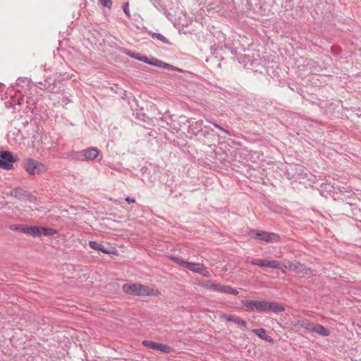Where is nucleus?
Listing matches in <instances>:
<instances>
[{
  "label": "nucleus",
  "mask_w": 361,
  "mask_h": 361,
  "mask_svg": "<svg viewBox=\"0 0 361 361\" xmlns=\"http://www.w3.org/2000/svg\"><path fill=\"white\" fill-rule=\"evenodd\" d=\"M282 266L286 269H289L290 271L295 270V264L290 261H288L285 264H283Z\"/></svg>",
  "instance_id": "5701e85b"
},
{
  "label": "nucleus",
  "mask_w": 361,
  "mask_h": 361,
  "mask_svg": "<svg viewBox=\"0 0 361 361\" xmlns=\"http://www.w3.org/2000/svg\"><path fill=\"white\" fill-rule=\"evenodd\" d=\"M211 281H205L203 282L200 283V286L207 290H209V286H210Z\"/></svg>",
  "instance_id": "cd10ccee"
},
{
  "label": "nucleus",
  "mask_w": 361,
  "mask_h": 361,
  "mask_svg": "<svg viewBox=\"0 0 361 361\" xmlns=\"http://www.w3.org/2000/svg\"><path fill=\"white\" fill-rule=\"evenodd\" d=\"M17 161L13 154L8 151L0 152V168L6 170L13 169V164Z\"/></svg>",
  "instance_id": "423d86ee"
},
{
  "label": "nucleus",
  "mask_w": 361,
  "mask_h": 361,
  "mask_svg": "<svg viewBox=\"0 0 361 361\" xmlns=\"http://www.w3.org/2000/svg\"><path fill=\"white\" fill-rule=\"evenodd\" d=\"M215 286H216V283H214L213 281H211L210 286H209V290L214 291Z\"/></svg>",
  "instance_id": "c756f323"
},
{
  "label": "nucleus",
  "mask_w": 361,
  "mask_h": 361,
  "mask_svg": "<svg viewBox=\"0 0 361 361\" xmlns=\"http://www.w3.org/2000/svg\"><path fill=\"white\" fill-rule=\"evenodd\" d=\"M122 289L127 294H133L140 296L157 295L159 291L140 283H125Z\"/></svg>",
  "instance_id": "f03ea898"
},
{
  "label": "nucleus",
  "mask_w": 361,
  "mask_h": 361,
  "mask_svg": "<svg viewBox=\"0 0 361 361\" xmlns=\"http://www.w3.org/2000/svg\"><path fill=\"white\" fill-rule=\"evenodd\" d=\"M142 344L150 349L157 350L164 353H170L172 352L171 348L166 344L156 343L152 341L145 340L142 342Z\"/></svg>",
  "instance_id": "6e6552de"
},
{
  "label": "nucleus",
  "mask_w": 361,
  "mask_h": 361,
  "mask_svg": "<svg viewBox=\"0 0 361 361\" xmlns=\"http://www.w3.org/2000/svg\"><path fill=\"white\" fill-rule=\"evenodd\" d=\"M126 201L128 202V203H134L135 202V200L130 199V197H127L126 199Z\"/></svg>",
  "instance_id": "2f4dec72"
},
{
  "label": "nucleus",
  "mask_w": 361,
  "mask_h": 361,
  "mask_svg": "<svg viewBox=\"0 0 361 361\" xmlns=\"http://www.w3.org/2000/svg\"><path fill=\"white\" fill-rule=\"evenodd\" d=\"M24 191L20 189H14L10 192L11 196L14 197L20 198L23 195Z\"/></svg>",
  "instance_id": "412c9836"
},
{
  "label": "nucleus",
  "mask_w": 361,
  "mask_h": 361,
  "mask_svg": "<svg viewBox=\"0 0 361 361\" xmlns=\"http://www.w3.org/2000/svg\"><path fill=\"white\" fill-rule=\"evenodd\" d=\"M267 262L268 260L262 259H253L250 262L253 265L259 266L262 267H267Z\"/></svg>",
  "instance_id": "a211bd4d"
},
{
  "label": "nucleus",
  "mask_w": 361,
  "mask_h": 361,
  "mask_svg": "<svg viewBox=\"0 0 361 361\" xmlns=\"http://www.w3.org/2000/svg\"><path fill=\"white\" fill-rule=\"evenodd\" d=\"M182 266L185 267L189 270L199 274L205 277H210L211 274L207 269L200 263L189 262L182 260Z\"/></svg>",
  "instance_id": "0eeeda50"
},
{
  "label": "nucleus",
  "mask_w": 361,
  "mask_h": 361,
  "mask_svg": "<svg viewBox=\"0 0 361 361\" xmlns=\"http://www.w3.org/2000/svg\"><path fill=\"white\" fill-rule=\"evenodd\" d=\"M81 156H82L80 159L82 161L84 160H94L99 155V150L95 147H90L87 149L82 150L80 152Z\"/></svg>",
  "instance_id": "9d476101"
},
{
  "label": "nucleus",
  "mask_w": 361,
  "mask_h": 361,
  "mask_svg": "<svg viewBox=\"0 0 361 361\" xmlns=\"http://www.w3.org/2000/svg\"><path fill=\"white\" fill-rule=\"evenodd\" d=\"M99 2L104 7L110 8L111 7L112 1L111 0H99Z\"/></svg>",
  "instance_id": "b1692460"
},
{
  "label": "nucleus",
  "mask_w": 361,
  "mask_h": 361,
  "mask_svg": "<svg viewBox=\"0 0 361 361\" xmlns=\"http://www.w3.org/2000/svg\"><path fill=\"white\" fill-rule=\"evenodd\" d=\"M89 245L92 249L102 251L104 253H109V252L106 250L102 244L97 243L95 241H90L89 243Z\"/></svg>",
  "instance_id": "dca6fc26"
},
{
  "label": "nucleus",
  "mask_w": 361,
  "mask_h": 361,
  "mask_svg": "<svg viewBox=\"0 0 361 361\" xmlns=\"http://www.w3.org/2000/svg\"><path fill=\"white\" fill-rule=\"evenodd\" d=\"M181 73H182V80H185L186 78H195V75H192L191 73L184 72L183 70L181 71Z\"/></svg>",
  "instance_id": "393cba45"
},
{
  "label": "nucleus",
  "mask_w": 361,
  "mask_h": 361,
  "mask_svg": "<svg viewBox=\"0 0 361 361\" xmlns=\"http://www.w3.org/2000/svg\"><path fill=\"white\" fill-rule=\"evenodd\" d=\"M295 271L297 272H302L305 271V265L300 264V263H297V264H295Z\"/></svg>",
  "instance_id": "a878e982"
},
{
  "label": "nucleus",
  "mask_w": 361,
  "mask_h": 361,
  "mask_svg": "<svg viewBox=\"0 0 361 361\" xmlns=\"http://www.w3.org/2000/svg\"><path fill=\"white\" fill-rule=\"evenodd\" d=\"M171 259L175 261L177 264H180V259L178 257H171Z\"/></svg>",
  "instance_id": "7c9ffc66"
},
{
  "label": "nucleus",
  "mask_w": 361,
  "mask_h": 361,
  "mask_svg": "<svg viewBox=\"0 0 361 361\" xmlns=\"http://www.w3.org/2000/svg\"><path fill=\"white\" fill-rule=\"evenodd\" d=\"M23 233L30 235L33 237L41 235H54L56 234V231L51 228H45L42 226H27L23 228Z\"/></svg>",
  "instance_id": "20e7f679"
},
{
  "label": "nucleus",
  "mask_w": 361,
  "mask_h": 361,
  "mask_svg": "<svg viewBox=\"0 0 361 361\" xmlns=\"http://www.w3.org/2000/svg\"><path fill=\"white\" fill-rule=\"evenodd\" d=\"M283 264L277 261V260H268L267 262V267L276 269H283Z\"/></svg>",
  "instance_id": "f3484780"
},
{
  "label": "nucleus",
  "mask_w": 361,
  "mask_h": 361,
  "mask_svg": "<svg viewBox=\"0 0 361 361\" xmlns=\"http://www.w3.org/2000/svg\"><path fill=\"white\" fill-rule=\"evenodd\" d=\"M188 122V130L190 134L197 135V133L202 130L204 124V121L202 120L196 121L194 118H191Z\"/></svg>",
  "instance_id": "1a4fd4ad"
},
{
  "label": "nucleus",
  "mask_w": 361,
  "mask_h": 361,
  "mask_svg": "<svg viewBox=\"0 0 361 361\" xmlns=\"http://www.w3.org/2000/svg\"><path fill=\"white\" fill-rule=\"evenodd\" d=\"M23 169L30 176L40 175L48 171L47 166L32 158L25 160Z\"/></svg>",
  "instance_id": "7ed1b4c3"
},
{
  "label": "nucleus",
  "mask_w": 361,
  "mask_h": 361,
  "mask_svg": "<svg viewBox=\"0 0 361 361\" xmlns=\"http://www.w3.org/2000/svg\"><path fill=\"white\" fill-rule=\"evenodd\" d=\"M25 228H26V226H24V225H12L10 226L11 230L17 231L20 233H23L22 230Z\"/></svg>",
  "instance_id": "4be33fe9"
},
{
  "label": "nucleus",
  "mask_w": 361,
  "mask_h": 361,
  "mask_svg": "<svg viewBox=\"0 0 361 361\" xmlns=\"http://www.w3.org/2000/svg\"><path fill=\"white\" fill-rule=\"evenodd\" d=\"M211 123L216 128H217L218 129H219L220 130L223 131L224 133H225L226 134H227L228 135H231V133L228 130H226L224 129V128H222L221 126H220L219 125H218L217 123Z\"/></svg>",
  "instance_id": "bb28decb"
},
{
  "label": "nucleus",
  "mask_w": 361,
  "mask_h": 361,
  "mask_svg": "<svg viewBox=\"0 0 361 361\" xmlns=\"http://www.w3.org/2000/svg\"><path fill=\"white\" fill-rule=\"evenodd\" d=\"M224 317L226 319V321L235 323L243 329H247L246 322L238 317L225 314Z\"/></svg>",
  "instance_id": "f8f14e48"
},
{
  "label": "nucleus",
  "mask_w": 361,
  "mask_h": 361,
  "mask_svg": "<svg viewBox=\"0 0 361 361\" xmlns=\"http://www.w3.org/2000/svg\"><path fill=\"white\" fill-rule=\"evenodd\" d=\"M313 333H316L322 336H328L330 334V331L321 324H316L314 326Z\"/></svg>",
  "instance_id": "4468645a"
},
{
  "label": "nucleus",
  "mask_w": 361,
  "mask_h": 361,
  "mask_svg": "<svg viewBox=\"0 0 361 361\" xmlns=\"http://www.w3.org/2000/svg\"><path fill=\"white\" fill-rule=\"evenodd\" d=\"M299 327H301L305 330L306 332L313 333L315 324L309 321H299L297 323Z\"/></svg>",
  "instance_id": "ddd939ff"
},
{
  "label": "nucleus",
  "mask_w": 361,
  "mask_h": 361,
  "mask_svg": "<svg viewBox=\"0 0 361 361\" xmlns=\"http://www.w3.org/2000/svg\"><path fill=\"white\" fill-rule=\"evenodd\" d=\"M243 303L246 310L248 311H252L254 310H256L259 312H272L274 313H279L283 312L285 310V307L283 305L275 302L247 300L243 301Z\"/></svg>",
  "instance_id": "f257e3e1"
},
{
  "label": "nucleus",
  "mask_w": 361,
  "mask_h": 361,
  "mask_svg": "<svg viewBox=\"0 0 361 361\" xmlns=\"http://www.w3.org/2000/svg\"><path fill=\"white\" fill-rule=\"evenodd\" d=\"M249 235L252 238L259 239L267 243L277 242L279 240V235L274 233L260 231L258 230H252Z\"/></svg>",
  "instance_id": "39448f33"
},
{
  "label": "nucleus",
  "mask_w": 361,
  "mask_h": 361,
  "mask_svg": "<svg viewBox=\"0 0 361 361\" xmlns=\"http://www.w3.org/2000/svg\"><path fill=\"white\" fill-rule=\"evenodd\" d=\"M151 35H152V37L154 39H157L161 41V42H163L164 44H168L169 43V42L166 39V38L164 35L160 34V33L152 32V33H151Z\"/></svg>",
  "instance_id": "aec40b11"
},
{
  "label": "nucleus",
  "mask_w": 361,
  "mask_h": 361,
  "mask_svg": "<svg viewBox=\"0 0 361 361\" xmlns=\"http://www.w3.org/2000/svg\"><path fill=\"white\" fill-rule=\"evenodd\" d=\"M130 56H131L132 58H134V59H136L140 61H143V62H145V63H150V64H154L153 62L152 61H149L147 59V57L146 56H140L138 54H129Z\"/></svg>",
  "instance_id": "6ab92c4d"
},
{
  "label": "nucleus",
  "mask_w": 361,
  "mask_h": 361,
  "mask_svg": "<svg viewBox=\"0 0 361 361\" xmlns=\"http://www.w3.org/2000/svg\"><path fill=\"white\" fill-rule=\"evenodd\" d=\"M214 291L235 295L238 294V291L236 289L228 286L221 285V283H216Z\"/></svg>",
  "instance_id": "9b49d317"
},
{
  "label": "nucleus",
  "mask_w": 361,
  "mask_h": 361,
  "mask_svg": "<svg viewBox=\"0 0 361 361\" xmlns=\"http://www.w3.org/2000/svg\"><path fill=\"white\" fill-rule=\"evenodd\" d=\"M123 11L126 14L127 16H130V10H129V4L126 2L123 5Z\"/></svg>",
  "instance_id": "c85d7f7f"
},
{
  "label": "nucleus",
  "mask_w": 361,
  "mask_h": 361,
  "mask_svg": "<svg viewBox=\"0 0 361 361\" xmlns=\"http://www.w3.org/2000/svg\"><path fill=\"white\" fill-rule=\"evenodd\" d=\"M252 331L255 333L259 338H260L262 340L264 341H271L267 335H266V331L264 329L259 328V329H252Z\"/></svg>",
  "instance_id": "2eb2a0df"
}]
</instances>
